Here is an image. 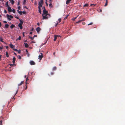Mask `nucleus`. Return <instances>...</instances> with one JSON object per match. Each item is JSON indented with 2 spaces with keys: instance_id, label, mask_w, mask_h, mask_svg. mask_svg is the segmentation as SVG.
Instances as JSON below:
<instances>
[{
  "instance_id": "79ce46f5",
  "label": "nucleus",
  "mask_w": 125,
  "mask_h": 125,
  "mask_svg": "<svg viewBox=\"0 0 125 125\" xmlns=\"http://www.w3.org/2000/svg\"><path fill=\"white\" fill-rule=\"evenodd\" d=\"M58 21L59 22H60L61 21V19H58Z\"/></svg>"
},
{
  "instance_id": "cd10ccee",
  "label": "nucleus",
  "mask_w": 125,
  "mask_h": 125,
  "mask_svg": "<svg viewBox=\"0 0 125 125\" xmlns=\"http://www.w3.org/2000/svg\"><path fill=\"white\" fill-rule=\"evenodd\" d=\"M13 65H14L13 64H8V65L7 66L8 67H9V65H10V66H13Z\"/></svg>"
},
{
  "instance_id": "6e6552de",
  "label": "nucleus",
  "mask_w": 125,
  "mask_h": 125,
  "mask_svg": "<svg viewBox=\"0 0 125 125\" xmlns=\"http://www.w3.org/2000/svg\"><path fill=\"white\" fill-rule=\"evenodd\" d=\"M22 24L20 23L18 24V26L20 27L21 30L22 29Z\"/></svg>"
},
{
  "instance_id": "6e6d98bb",
  "label": "nucleus",
  "mask_w": 125,
  "mask_h": 125,
  "mask_svg": "<svg viewBox=\"0 0 125 125\" xmlns=\"http://www.w3.org/2000/svg\"><path fill=\"white\" fill-rule=\"evenodd\" d=\"M37 25L38 26H40V23H37Z\"/></svg>"
},
{
  "instance_id": "393cba45",
  "label": "nucleus",
  "mask_w": 125,
  "mask_h": 125,
  "mask_svg": "<svg viewBox=\"0 0 125 125\" xmlns=\"http://www.w3.org/2000/svg\"><path fill=\"white\" fill-rule=\"evenodd\" d=\"M12 4L13 5L14 3V1L13 0H11L10 1Z\"/></svg>"
},
{
  "instance_id": "72a5a7b5",
  "label": "nucleus",
  "mask_w": 125,
  "mask_h": 125,
  "mask_svg": "<svg viewBox=\"0 0 125 125\" xmlns=\"http://www.w3.org/2000/svg\"><path fill=\"white\" fill-rule=\"evenodd\" d=\"M40 3H41L42 4L43 3V0H41Z\"/></svg>"
},
{
  "instance_id": "bf43d9fd",
  "label": "nucleus",
  "mask_w": 125,
  "mask_h": 125,
  "mask_svg": "<svg viewBox=\"0 0 125 125\" xmlns=\"http://www.w3.org/2000/svg\"><path fill=\"white\" fill-rule=\"evenodd\" d=\"M57 37H61V36H60V35H57Z\"/></svg>"
},
{
  "instance_id": "a211bd4d",
  "label": "nucleus",
  "mask_w": 125,
  "mask_h": 125,
  "mask_svg": "<svg viewBox=\"0 0 125 125\" xmlns=\"http://www.w3.org/2000/svg\"><path fill=\"white\" fill-rule=\"evenodd\" d=\"M15 27V26L13 24L11 25V26H10V28L11 29L13 28L14 27Z\"/></svg>"
},
{
  "instance_id": "69168bd1",
  "label": "nucleus",
  "mask_w": 125,
  "mask_h": 125,
  "mask_svg": "<svg viewBox=\"0 0 125 125\" xmlns=\"http://www.w3.org/2000/svg\"><path fill=\"white\" fill-rule=\"evenodd\" d=\"M27 81H26V82H25V83H26V84H27Z\"/></svg>"
},
{
  "instance_id": "39448f33",
  "label": "nucleus",
  "mask_w": 125,
  "mask_h": 125,
  "mask_svg": "<svg viewBox=\"0 0 125 125\" xmlns=\"http://www.w3.org/2000/svg\"><path fill=\"white\" fill-rule=\"evenodd\" d=\"M8 10L9 12H11L12 10L11 7H8Z\"/></svg>"
},
{
  "instance_id": "3c124183",
  "label": "nucleus",
  "mask_w": 125,
  "mask_h": 125,
  "mask_svg": "<svg viewBox=\"0 0 125 125\" xmlns=\"http://www.w3.org/2000/svg\"><path fill=\"white\" fill-rule=\"evenodd\" d=\"M22 34L23 36L24 37L25 36V35H24V32H23L22 33Z\"/></svg>"
},
{
  "instance_id": "c756f323",
  "label": "nucleus",
  "mask_w": 125,
  "mask_h": 125,
  "mask_svg": "<svg viewBox=\"0 0 125 125\" xmlns=\"http://www.w3.org/2000/svg\"><path fill=\"white\" fill-rule=\"evenodd\" d=\"M39 9V12L41 14V8H38Z\"/></svg>"
},
{
  "instance_id": "37998d69",
  "label": "nucleus",
  "mask_w": 125,
  "mask_h": 125,
  "mask_svg": "<svg viewBox=\"0 0 125 125\" xmlns=\"http://www.w3.org/2000/svg\"><path fill=\"white\" fill-rule=\"evenodd\" d=\"M15 18H16V19H19H19H19V17H17V16H15Z\"/></svg>"
},
{
  "instance_id": "6ab92c4d",
  "label": "nucleus",
  "mask_w": 125,
  "mask_h": 125,
  "mask_svg": "<svg viewBox=\"0 0 125 125\" xmlns=\"http://www.w3.org/2000/svg\"><path fill=\"white\" fill-rule=\"evenodd\" d=\"M6 6L8 7H9L8 5V1H7L6 2Z\"/></svg>"
},
{
  "instance_id": "338daca9",
  "label": "nucleus",
  "mask_w": 125,
  "mask_h": 125,
  "mask_svg": "<svg viewBox=\"0 0 125 125\" xmlns=\"http://www.w3.org/2000/svg\"><path fill=\"white\" fill-rule=\"evenodd\" d=\"M30 34H32V32H30Z\"/></svg>"
},
{
  "instance_id": "49530a36",
  "label": "nucleus",
  "mask_w": 125,
  "mask_h": 125,
  "mask_svg": "<svg viewBox=\"0 0 125 125\" xmlns=\"http://www.w3.org/2000/svg\"><path fill=\"white\" fill-rule=\"evenodd\" d=\"M92 5H93L94 6H95V4H91L90 5V6H91Z\"/></svg>"
},
{
  "instance_id": "0e129e2a",
  "label": "nucleus",
  "mask_w": 125,
  "mask_h": 125,
  "mask_svg": "<svg viewBox=\"0 0 125 125\" xmlns=\"http://www.w3.org/2000/svg\"><path fill=\"white\" fill-rule=\"evenodd\" d=\"M2 49V48L1 47H0V49L1 50Z\"/></svg>"
},
{
  "instance_id": "680f3d73",
  "label": "nucleus",
  "mask_w": 125,
  "mask_h": 125,
  "mask_svg": "<svg viewBox=\"0 0 125 125\" xmlns=\"http://www.w3.org/2000/svg\"><path fill=\"white\" fill-rule=\"evenodd\" d=\"M76 18V17H75L74 19H73V21H74Z\"/></svg>"
},
{
  "instance_id": "8fccbe9b",
  "label": "nucleus",
  "mask_w": 125,
  "mask_h": 125,
  "mask_svg": "<svg viewBox=\"0 0 125 125\" xmlns=\"http://www.w3.org/2000/svg\"><path fill=\"white\" fill-rule=\"evenodd\" d=\"M20 8H21V7L20 6H19L18 7V10H20Z\"/></svg>"
},
{
  "instance_id": "774afa93",
  "label": "nucleus",
  "mask_w": 125,
  "mask_h": 125,
  "mask_svg": "<svg viewBox=\"0 0 125 125\" xmlns=\"http://www.w3.org/2000/svg\"><path fill=\"white\" fill-rule=\"evenodd\" d=\"M24 7L25 8H26V9H28L27 7L26 6H25Z\"/></svg>"
},
{
  "instance_id": "c85d7f7f",
  "label": "nucleus",
  "mask_w": 125,
  "mask_h": 125,
  "mask_svg": "<svg viewBox=\"0 0 125 125\" xmlns=\"http://www.w3.org/2000/svg\"><path fill=\"white\" fill-rule=\"evenodd\" d=\"M26 2V0H24L23 1V4L24 5L25 4V3Z\"/></svg>"
},
{
  "instance_id": "423d86ee",
  "label": "nucleus",
  "mask_w": 125,
  "mask_h": 125,
  "mask_svg": "<svg viewBox=\"0 0 125 125\" xmlns=\"http://www.w3.org/2000/svg\"><path fill=\"white\" fill-rule=\"evenodd\" d=\"M37 32L38 33L41 30V29L39 27H38L36 29Z\"/></svg>"
},
{
  "instance_id": "f8f14e48",
  "label": "nucleus",
  "mask_w": 125,
  "mask_h": 125,
  "mask_svg": "<svg viewBox=\"0 0 125 125\" xmlns=\"http://www.w3.org/2000/svg\"><path fill=\"white\" fill-rule=\"evenodd\" d=\"M15 60H16L15 58L14 57L13 58V61H12V62L13 64L15 62Z\"/></svg>"
},
{
  "instance_id": "a19ab883",
  "label": "nucleus",
  "mask_w": 125,
  "mask_h": 125,
  "mask_svg": "<svg viewBox=\"0 0 125 125\" xmlns=\"http://www.w3.org/2000/svg\"><path fill=\"white\" fill-rule=\"evenodd\" d=\"M30 39H31L32 40L34 38L33 37H30Z\"/></svg>"
},
{
  "instance_id": "f03ea898",
  "label": "nucleus",
  "mask_w": 125,
  "mask_h": 125,
  "mask_svg": "<svg viewBox=\"0 0 125 125\" xmlns=\"http://www.w3.org/2000/svg\"><path fill=\"white\" fill-rule=\"evenodd\" d=\"M48 12L46 10L45 7H44L43 10V13L42 14V16H43L44 15H46V14H49L48 13Z\"/></svg>"
},
{
  "instance_id": "f3484780",
  "label": "nucleus",
  "mask_w": 125,
  "mask_h": 125,
  "mask_svg": "<svg viewBox=\"0 0 125 125\" xmlns=\"http://www.w3.org/2000/svg\"><path fill=\"white\" fill-rule=\"evenodd\" d=\"M108 4V0H106V2L105 4L104 5V6H106Z\"/></svg>"
},
{
  "instance_id": "0eeeda50",
  "label": "nucleus",
  "mask_w": 125,
  "mask_h": 125,
  "mask_svg": "<svg viewBox=\"0 0 125 125\" xmlns=\"http://www.w3.org/2000/svg\"><path fill=\"white\" fill-rule=\"evenodd\" d=\"M30 63L31 65H34L35 64V62L32 61H31L30 62Z\"/></svg>"
},
{
  "instance_id": "dca6fc26",
  "label": "nucleus",
  "mask_w": 125,
  "mask_h": 125,
  "mask_svg": "<svg viewBox=\"0 0 125 125\" xmlns=\"http://www.w3.org/2000/svg\"><path fill=\"white\" fill-rule=\"evenodd\" d=\"M23 83V81L21 82L20 83L18 84V86H20Z\"/></svg>"
},
{
  "instance_id": "58836bf2",
  "label": "nucleus",
  "mask_w": 125,
  "mask_h": 125,
  "mask_svg": "<svg viewBox=\"0 0 125 125\" xmlns=\"http://www.w3.org/2000/svg\"><path fill=\"white\" fill-rule=\"evenodd\" d=\"M22 12V13H23L24 14H25L26 13V12L25 11H23Z\"/></svg>"
},
{
  "instance_id": "aec40b11",
  "label": "nucleus",
  "mask_w": 125,
  "mask_h": 125,
  "mask_svg": "<svg viewBox=\"0 0 125 125\" xmlns=\"http://www.w3.org/2000/svg\"><path fill=\"white\" fill-rule=\"evenodd\" d=\"M6 55L7 57H9V55L8 54V53L7 52H6Z\"/></svg>"
},
{
  "instance_id": "2f4dec72",
  "label": "nucleus",
  "mask_w": 125,
  "mask_h": 125,
  "mask_svg": "<svg viewBox=\"0 0 125 125\" xmlns=\"http://www.w3.org/2000/svg\"><path fill=\"white\" fill-rule=\"evenodd\" d=\"M49 6L50 7H51V8H51L52 7V4L51 3H50L49 5Z\"/></svg>"
},
{
  "instance_id": "c03bdc74",
  "label": "nucleus",
  "mask_w": 125,
  "mask_h": 125,
  "mask_svg": "<svg viewBox=\"0 0 125 125\" xmlns=\"http://www.w3.org/2000/svg\"><path fill=\"white\" fill-rule=\"evenodd\" d=\"M18 53L19 54H20L21 53V50L18 51Z\"/></svg>"
},
{
  "instance_id": "b1692460",
  "label": "nucleus",
  "mask_w": 125,
  "mask_h": 125,
  "mask_svg": "<svg viewBox=\"0 0 125 125\" xmlns=\"http://www.w3.org/2000/svg\"><path fill=\"white\" fill-rule=\"evenodd\" d=\"M56 69V67L55 66L53 67L52 68V70L53 71L55 70Z\"/></svg>"
},
{
  "instance_id": "13d9d810",
  "label": "nucleus",
  "mask_w": 125,
  "mask_h": 125,
  "mask_svg": "<svg viewBox=\"0 0 125 125\" xmlns=\"http://www.w3.org/2000/svg\"><path fill=\"white\" fill-rule=\"evenodd\" d=\"M4 11V13H7V11L6 10H5Z\"/></svg>"
},
{
  "instance_id": "c9c22d12",
  "label": "nucleus",
  "mask_w": 125,
  "mask_h": 125,
  "mask_svg": "<svg viewBox=\"0 0 125 125\" xmlns=\"http://www.w3.org/2000/svg\"><path fill=\"white\" fill-rule=\"evenodd\" d=\"M93 24V22H91L89 24H88L87 25L89 26V25H92Z\"/></svg>"
},
{
  "instance_id": "4d7b16f0",
  "label": "nucleus",
  "mask_w": 125,
  "mask_h": 125,
  "mask_svg": "<svg viewBox=\"0 0 125 125\" xmlns=\"http://www.w3.org/2000/svg\"><path fill=\"white\" fill-rule=\"evenodd\" d=\"M20 2H18L17 3V5H20Z\"/></svg>"
},
{
  "instance_id": "864d4df0",
  "label": "nucleus",
  "mask_w": 125,
  "mask_h": 125,
  "mask_svg": "<svg viewBox=\"0 0 125 125\" xmlns=\"http://www.w3.org/2000/svg\"><path fill=\"white\" fill-rule=\"evenodd\" d=\"M28 80H29V79H28V77H27L26 78V81H27Z\"/></svg>"
},
{
  "instance_id": "4468645a",
  "label": "nucleus",
  "mask_w": 125,
  "mask_h": 125,
  "mask_svg": "<svg viewBox=\"0 0 125 125\" xmlns=\"http://www.w3.org/2000/svg\"><path fill=\"white\" fill-rule=\"evenodd\" d=\"M24 44L25 45V46L26 48H28V47L29 46L28 44H27V43H24Z\"/></svg>"
},
{
  "instance_id": "603ef678",
  "label": "nucleus",
  "mask_w": 125,
  "mask_h": 125,
  "mask_svg": "<svg viewBox=\"0 0 125 125\" xmlns=\"http://www.w3.org/2000/svg\"><path fill=\"white\" fill-rule=\"evenodd\" d=\"M58 23L57 22L56 24L55 25V26L56 27L57 25H58Z\"/></svg>"
},
{
  "instance_id": "7c9ffc66",
  "label": "nucleus",
  "mask_w": 125,
  "mask_h": 125,
  "mask_svg": "<svg viewBox=\"0 0 125 125\" xmlns=\"http://www.w3.org/2000/svg\"><path fill=\"white\" fill-rule=\"evenodd\" d=\"M69 16V15H67L64 18V20H66L68 18V17Z\"/></svg>"
},
{
  "instance_id": "052dcab7",
  "label": "nucleus",
  "mask_w": 125,
  "mask_h": 125,
  "mask_svg": "<svg viewBox=\"0 0 125 125\" xmlns=\"http://www.w3.org/2000/svg\"><path fill=\"white\" fill-rule=\"evenodd\" d=\"M26 52L28 53V51L27 50H26Z\"/></svg>"
},
{
  "instance_id": "2eb2a0df",
  "label": "nucleus",
  "mask_w": 125,
  "mask_h": 125,
  "mask_svg": "<svg viewBox=\"0 0 125 125\" xmlns=\"http://www.w3.org/2000/svg\"><path fill=\"white\" fill-rule=\"evenodd\" d=\"M19 20L20 22V23H19L22 24L23 23V21H22V20H21L20 19H19Z\"/></svg>"
},
{
  "instance_id": "ea45409f",
  "label": "nucleus",
  "mask_w": 125,
  "mask_h": 125,
  "mask_svg": "<svg viewBox=\"0 0 125 125\" xmlns=\"http://www.w3.org/2000/svg\"><path fill=\"white\" fill-rule=\"evenodd\" d=\"M18 56L19 59H20L21 58V56L20 55H19Z\"/></svg>"
},
{
  "instance_id": "de8ad7c7",
  "label": "nucleus",
  "mask_w": 125,
  "mask_h": 125,
  "mask_svg": "<svg viewBox=\"0 0 125 125\" xmlns=\"http://www.w3.org/2000/svg\"><path fill=\"white\" fill-rule=\"evenodd\" d=\"M3 22L5 23H7V22L5 21H3Z\"/></svg>"
},
{
  "instance_id": "5701e85b",
  "label": "nucleus",
  "mask_w": 125,
  "mask_h": 125,
  "mask_svg": "<svg viewBox=\"0 0 125 125\" xmlns=\"http://www.w3.org/2000/svg\"><path fill=\"white\" fill-rule=\"evenodd\" d=\"M10 47L11 48L13 49V48L14 46L12 44H11L10 45Z\"/></svg>"
},
{
  "instance_id": "bb28decb",
  "label": "nucleus",
  "mask_w": 125,
  "mask_h": 125,
  "mask_svg": "<svg viewBox=\"0 0 125 125\" xmlns=\"http://www.w3.org/2000/svg\"><path fill=\"white\" fill-rule=\"evenodd\" d=\"M3 39L1 38V37H0V41L2 42H3L4 43V42L3 41Z\"/></svg>"
},
{
  "instance_id": "412c9836",
  "label": "nucleus",
  "mask_w": 125,
  "mask_h": 125,
  "mask_svg": "<svg viewBox=\"0 0 125 125\" xmlns=\"http://www.w3.org/2000/svg\"><path fill=\"white\" fill-rule=\"evenodd\" d=\"M21 36H19V38H18L16 40V41H17L18 40H21Z\"/></svg>"
},
{
  "instance_id": "f704fd0d",
  "label": "nucleus",
  "mask_w": 125,
  "mask_h": 125,
  "mask_svg": "<svg viewBox=\"0 0 125 125\" xmlns=\"http://www.w3.org/2000/svg\"><path fill=\"white\" fill-rule=\"evenodd\" d=\"M2 121L1 120L0 121V125H2Z\"/></svg>"
},
{
  "instance_id": "e433bc0d",
  "label": "nucleus",
  "mask_w": 125,
  "mask_h": 125,
  "mask_svg": "<svg viewBox=\"0 0 125 125\" xmlns=\"http://www.w3.org/2000/svg\"><path fill=\"white\" fill-rule=\"evenodd\" d=\"M12 12L13 13H15V10L14 9H13L12 10Z\"/></svg>"
},
{
  "instance_id": "9b49d317",
  "label": "nucleus",
  "mask_w": 125,
  "mask_h": 125,
  "mask_svg": "<svg viewBox=\"0 0 125 125\" xmlns=\"http://www.w3.org/2000/svg\"><path fill=\"white\" fill-rule=\"evenodd\" d=\"M54 39L53 40L54 41H55L57 39V35H54Z\"/></svg>"
},
{
  "instance_id": "5fc2aeb1",
  "label": "nucleus",
  "mask_w": 125,
  "mask_h": 125,
  "mask_svg": "<svg viewBox=\"0 0 125 125\" xmlns=\"http://www.w3.org/2000/svg\"><path fill=\"white\" fill-rule=\"evenodd\" d=\"M46 6H47L48 5V4L47 3V1H46Z\"/></svg>"
},
{
  "instance_id": "ddd939ff",
  "label": "nucleus",
  "mask_w": 125,
  "mask_h": 125,
  "mask_svg": "<svg viewBox=\"0 0 125 125\" xmlns=\"http://www.w3.org/2000/svg\"><path fill=\"white\" fill-rule=\"evenodd\" d=\"M9 26V25L8 24H5V28L6 29H7L8 28Z\"/></svg>"
},
{
  "instance_id": "7ed1b4c3",
  "label": "nucleus",
  "mask_w": 125,
  "mask_h": 125,
  "mask_svg": "<svg viewBox=\"0 0 125 125\" xmlns=\"http://www.w3.org/2000/svg\"><path fill=\"white\" fill-rule=\"evenodd\" d=\"M7 17L9 21L11 20V18H13V17L11 15H9L8 14L7 15Z\"/></svg>"
},
{
  "instance_id": "f257e3e1",
  "label": "nucleus",
  "mask_w": 125,
  "mask_h": 125,
  "mask_svg": "<svg viewBox=\"0 0 125 125\" xmlns=\"http://www.w3.org/2000/svg\"><path fill=\"white\" fill-rule=\"evenodd\" d=\"M43 16L42 19H47L48 18L50 17V14H46L42 16Z\"/></svg>"
},
{
  "instance_id": "473e14b6",
  "label": "nucleus",
  "mask_w": 125,
  "mask_h": 125,
  "mask_svg": "<svg viewBox=\"0 0 125 125\" xmlns=\"http://www.w3.org/2000/svg\"><path fill=\"white\" fill-rule=\"evenodd\" d=\"M20 15H22V12L21 11H20L18 13Z\"/></svg>"
},
{
  "instance_id": "4be33fe9",
  "label": "nucleus",
  "mask_w": 125,
  "mask_h": 125,
  "mask_svg": "<svg viewBox=\"0 0 125 125\" xmlns=\"http://www.w3.org/2000/svg\"><path fill=\"white\" fill-rule=\"evenodd\" d=\"M84 20H79L78 22H76V23H79V22H81V21H83Z\"/></svg>"
},
{
  "instance_id": "e2e57ef3",
  "label": "nucleus",
  "mask_w": 125,
  "mask_h": 125,
  "mask_svg": "<svg viewBox=\"0 0 125 125\" xmlns=\"http://www.w3.org/2000/svg\"><path fill=\"white\" fill-rule=\"evenodd\" d=\"M1 26V23L0 22V27Z\"/></svg>"
},
{
  "instance_id": "a18cd8bd",
  "label": "nucleus",
  "mask_w": 125,
  "mask_h": 125,
  "mask_svg": "<svg viewBox=\"0 0 125 125\" xmlns=\"http://www.w3.org/2000/svg\"><path fill=\"white\" fill-rule=\"evenodd\" d=\"M82 24H83V25H85V22H82Z\"/></svg>"
},
{
  "instance_id": "4c0bfd02",
  "label": "nucleus",
  "mask_w": 125,
  "mask_h": 125,
  "mask_svg": "<svg viewBox=\"0 0 125 125\" xmlns=\"http://www.w3.org/2000/svg\"><path fill=\"white\" fill-rule=\"evenodd\" d=\"M13 50L14 51H16V52H18V50H17V49H15V48L13 49Z\"/></svg>"
},
{
  "instance_id": "a878e982",
  "label": "nucleus",
  "mask_w": 125,
  "mask_h": 125,
  "mask_svg": "<svg viewBox=\"0 0 125 125\" xmlns=\"http://www.w3.org/2000/svg\"><path fill=\"white\" fill-rule=\"evenodd\" d=\"M88 4H85L83 5V7H88Z\"/></svg>"
},
{
  "instance_id": "20e7f679",
  "label": "nucleus",
  "mask_w": 125,
  "mask_h": 125,
  "mask_svg": "<svg viewBox=\"0 0 125 125\" xmlns=\"http://www.w3.org/2000/svg\"><path fill=\"white\" fill-rule=\"evenodd\" d=\"M43 57V56L42 53H40V55L38 56L39 58L40 59V60L41 61L42 60V58Z\"/></svg>"
},
{
  "instance_id": "9d476101",
  "label": "nucleus",
  "mask_w": 125,
  "mask_h": 125,
  "mask_svg": "<svg viewBox=\"0 0 125 125\" xmlns=\"http://www.w3.org/2000/svg\"><path fill=\"white\" fill-rule=\"evenodd\" d=\"M72 0H67L66 1V4H68L70 3V2Z\"/></svg>"
},
{
  "instance_id": "1a4fd4ad",
  "label": "nucleus",
  "mask_w": 125,
  "mask_h": 125,
  "mask_svg": "<svg viewBox=\"0 0 125 125\" xmlns=\"http://www.w3.org/2000/svg\"><path fill=\"white\" fill-rule=\"evenodd\" d=\"M38 5V8H41L42 7V4L41 3H40V2H39Z\"/></svg>"
},
{
  "instance_id": "09e8293b",
  "label": "nucleus",
  "mask_w": 125,
  "mask_h": 125,
  "mask_svg": "<svg viewBox=\"0 0 125 125\" xmlns=\"http://www.w3.org/2000/svg\"><path fill=\"white\" fill-rule=\"evenodd\" d=\"M53 74H54V73H53V72H52L51 73V75H53Z\"/></svg>"
}]
</instances>
